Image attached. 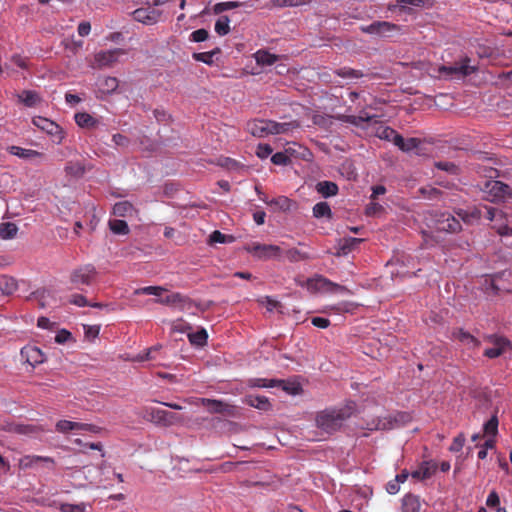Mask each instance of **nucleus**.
<instances>
[{"label":"nucleus","mask_w":512,"mask_h":512,"mask_svg":"<svg viewBox=\"0 0 512 512\" xmlns=\"http://www.w3.org/2000/svg\"><path fill=\"white\" fill-rule=\"evenodd\" d=\"M354 403L338 408H328L320 411L316 416V425L322 431L331 434L339 430L354 413Z\"/></svg>","instance_id":"obj_1"},{"label":"nucleus","mask_w":512,"mask_h":512,"mask_svg":"<svg viewBox=\"0 0 512 512\" xmlns=\"http://www.w3.org/2000/svg\"><path fill=\"white\" fill-rule=\"evenodd\" d=\"M295 122L279 123L272 120H255L249 124V130L253 136L265 137L267 135L284 134L297 127Z\"/></svg>","instance_id":"obj_2"},{"label":"nucleus","mask_w":512,"mask_h":512,"mask_svg":"<svg viewBox=\"0 0 512 512\" xmlns=\"http://www.w3.org/2000/svg\"><path fill=\"white\" fill-rule=\"evenodd\" d=\"M245 250L252 256L262 260L280 259L283 254L279 246L272 244L251 243L245 246Z\"/></svg>","instance_id":"obj_3"},{"label":"nucleus","mask_w":512,"mask_h":512,"mask_svg":"<svg viewBox=\"0 0 512 512\" xmlns=\"http://www.w3.org/2000/svg\"><path fill=\"white\" fill-rule=\"evenodd\" d=\"M97 275L93 265L87 264L74 269L70 273L69 282L74 288L79 289L82 285H91Z\"/></svg>","instance_id":"obj_4"},{"label":"nucleus","mask_w":512,"mask_h":512,"mask_svg":"<svg viewBox=\"0 0 512 512\" xmlns=\"http://www.w3.org/2000/svg\"><path fill=\"white\" fill-rule=\"evenodd\" d=\"M408 419L405 413H397L395 416L372 419L366 424L368 430H389L403 425Z\"/></svg>","instance_id":"obj_5"},{"label":"nucleus","mask_w":512,"mask_h":512,"mask_svg":"<svg viewBox=\"0 0 512 512\" xmlns=\"http://www.w3.org/2000/svg\"><path fill=\"white\" fill-rule=\"evenodd\" d=\"M469 62L470 59L466 57L459 63H456L452 66H439L437 71L439 72V76H443L444 78H452L453 76H468L476 71V67L471 66Z\"/></svg>","instance_id":"obj_6"},{"label":"nucleus","mask_w":512,"mask_h":512,"mask_svg":"<svg viewBox=\"0 0 512 512\" xmlns=\"http://www.w3.org/2000/svg\"><path fill=\"white\" fill-rule=\"evenodd\" d=\"M32 122L37 128L51 136L54 143L60 144L63 141L65 133L63 129L54 121L41 116H37L33 118Z\"/></svg>","instance_id":"obj_7"},{"label":"nucleus","mask_w":512,"mask_h":512,"mask_svg":"<svg viewBox=\"0 0 512 512\" xmlns=\"http://www.w3.org/2000/svg\"><path fill=\"white\" fill-rule=\"evenodd\" d=\"M124 54L125 51L120 48L100 51L94 55V60L91 63V67L94 69L111 67L118 61L119 57Z\"/></svg>","instance_id":"obj_8"},{"label":"nucleus","mask_w":512,"mask_h":512,"mask_svg":"<svg viewBox=\"0 0 512 512\" xmlns=\"http://www.w3.org/2000/svg\"><path fill=\"white\" fill-rule=\"evenodd\" d=\"M434 228L442 232L455 233L461 230L459 219L447 212L437 213L434 216Z\"/></svg>","instance_id":"obj_9"},{"label":"nucleus","mask_w":512,"mask_h":512,"mask_svg":"<svg viewBox=\"0 0 512 512\" xmlns=\"http://www.w3.org/2000/svg\"><path fill=\"white\" fill-rule=\"evenodd\" d=\"M145 416L153 423L163 426H170L177 420L174 413L154 407L145 408Z\"/></svg>","instance_id":"obj_10"},{"label":"nucleus","mask_w":512,"mask_h":512,"mask_svg":"<svg viewBox=\"0 0 512 512\" xmlns=\"http://www.w3.org/2000/svg\"><path fill=\"white\" fill-rule=\"evenodd\" d=\"M487 341L493 345L491 348H487L484 351V355L490 359L499 357L511 346L508 339L498 335L488 336Z\"/></svg>","instance_id":"obj_11"},{"label":"nucleus","mask_w":512,"mask_h":512,"mask_svg":"<svg viewBox=\"0 0 512 512\" xmlns=\"http://www.w3.org/2000/svg\"><path fill=\"white\" fill-rule=\"evenodd\" d=\"M156 302L164 305L177 306L181 310H190L193 306H195L194 302L183 296L180 293H171L164 298H159Z\"/></svg>","instance_id":"obj_12"},{"label":"nucleus","mask_w":512,"mask_h":512,"mask_svg":"<svg viewBox=\"0 0 512 512\" xmlns=\"http://www.w3.org/2000/svg\"><path fill=\"white\" fill-rule=\"evenodd\" d=\"M161 17V12L156 9L139 8L133 12V18L145 25L156 24Z\"/></svg>","instance_id":"obj_13"},{"label":"nucleus","mask_w":512,"mask_h":512,"mask_svg":"<svg viewBox=\"0 0 512 512\" xmlns=\"http://www.w3.org/2000/svg\"><path fill=\"white\" fill-rule=\"evenodd\" d=\"M398 30H399V26H397L396 24L390 23V22H386V21L373 22L363 29V31H365L369 34L383 36V37L389 36L392 32L398 31Z\"/></svg>","instance_id":"obj_14"},{"label":"nucleus","mask_w":512,"mask_h":512,"mask_svg":"<svg viewBox=\"0 0 512 512\" xmlns=\"http://www.w3.org/2000/svg\"><path fill=\"white\" fill-rule=\"evenodd\" d=\"M56 430L60 433L91 431L95 432V426L87 423L60 420L56 423Z\"/></svg>","instance_id":"obj_15"},{"label":"nucleus","mask_w":512,"mask_h":512,"mask_svg":"<svg viewBox=\"0 0 512 512\" xmlns=\"http://www.w3.org/2000/svg\"><path fill=\"white\" fill-rule=\"evenodd\" d=\"M21 357L32 367L42 364L45 361V355L36 346L27 345L21 349Z\"/></svg>","instance_id":"obj_16"},{"label":"nucleus","mask_w":512,"mask_h":512,"mask_svg":"<svg viewBox=\"0 0 512 512\" xmlns=\"http://www.w3.org/2000/svg\"><path fill=\"white\" fill-rule=\"evenodd\" d=\"M42 464L50 465L53 467L54 460L51 457L39 455H26L19 460V467L21 469H31Z\"/></svg>","instance_id":"obj_17"},{"label":"nucleus","mask_w":512,"mask_h":512,"mask_svg":"<svg viewBox=\"0 0 512 512\" xmlns=\"http://www.w3.org/2000/svg\"><path fill=\"white\" fill-rule=\"evenodd\" d=\"M201 402L211 413L233 414L235 407L224 401L202 398Z\"/></svg>","instance_id":"obj_18"},{"label":"nucleus","mask_w":512,"mask_h":512,"mask_svg":"<svg viewBox=\"0 0 512 512\" xmlns=\"http://www.w3.org/2000/svg\"><path fill=\"white\" fill-rule=\"evenodd\" d=\"M486 188L490 193L491 201L502 200L510 194V187L500 181H490L487 183Z\"/></svg>","instance_id":"obj_19"},{"label":"nucleus","mask_w":512,"mask_h":512,"mask_svg":"<svg viewBox=\"0 0 512 512\" xmlns=\"http://www.w3.org/2000/svg\"><path fill=\"white\" fill-rule=\"evenodd\" d=\"M437 470L435 462L425 461L421 465L411 472V477L417 481H422L431 478Z\"/></svg>","instance_id":"obj_20"},{"label":"nucleus","mask_w":512,"mask_h":512,"mask_svg":"<svg viewBox=\"0 0 512 512\" xmlns=\"http://www.w3.org/2000/svg\"><path fill=\"white\" fill-rule=\"evenodd\" d=\"M113 214L117 217L131 219L137 217L138 211L129 201H120L114 204Z\"/></svg>","instance_id":"obj_21"},{"label":"nucleus","mask_w":512,"mask_h":512,"mask_svg":"<svg viewBox=\"0 0 512 512\" xmlns=\"http://www.w3.org/2000/svg\"><path fill=\"white\" fill-rule=\"evenodd\" d=\"M243 403L250 407L264 411L269 410L271 406L268 398L262 395H246L243 398Z\"/></svg>","instance_id":"obj_22"},{"label":"nucleus","mask_w":512,"mask_h":512,"mask_svg":"<svg viewBox=\"0 0 512 512\" xmlns=\"http://www.w3.org/2000/svg\"><path fill=\"white\" fill-rule=\"evenodd\" d=\"M421 509V499L418 495L406 494L402 498V512H419Z\"/></svg>","instance_id":"obj_23"},{"label":"nucleus","mask_w":512,"mask_h":512,"mask_svg":"<svg viewBox=\"0 0 512 512\" xmlns=\"http://www.w3.org/2000/svg\"><path fill=\"white\" fill-rule=\"evenodd\" d=\"M376 118L375 115H370L365 111H361L358 116L354 115H340L338 119L342 122L350 123L355 126L363 127L364 122H372Z\"/></svg>","instance_id":"obj_24"},{"label":"nucleus","mask_w":512,"mask_h":512,"mask_svg":"<svg viewBox=\"0 0 512 512\" xmlns=\"http://www.w3.org/2000/svg\"><path fill=\"white\" fill-rule=\"evenodd\" d=\"M420 144H421V141L418 138L404 139L399 134V136L396 138L395 146H397L403 152L416 151V153L419 154L418 148H419Z\"/></svg>","instance_id":"obj_25"},{"label":"nucleus","mask_w":512,"mask_h":512,"mask_svg":"<svg viewBox=\"0 0 512 512\" xmlns=\"http://www.w3.org/2000/svg\"><path fill=\"white\" fill-rule=\"evenodd\" d=\"M316 191L324 198L332 197L338 194V186L332 181H320L315 186Z\"/></svg>","instance_id":"obj_26"},{"label":"nucleus","mask_w":512,"mask_h":512,"mask_svg":"<svg viewBox=\"0 0 512 512\" xmlns=\"http://www.w3.org/2000/svg\"><path fill=\"white\" fill-rule=\"evenodd\" d=\"M18 288V281L8 275H0V291L3 295H12Z\"/></svg>","instance_id":"obj_27"},{"label":"nucleus","mask_w":512,"mask_h":512,"mask_svg":"<svg viewBox=\"0 0 512 512\" xmlns=\"http://www.w3.org/2000/svg\"><path fill=\"white\" fill-rule=\"evenodd\" d=\"M97 85H98L99 91L102 94L109 95V94L113 93L114 91H116V89L118 88L119 82H118L117 78L108 76V77L99 79Z\"/></svg>","instance_id":"obj_28"},{"label":"nucleus","mask_w":512,"mask_h":512,"mask_svg":"<svg viewBox=\"0 0 512 512\" xmlns=\"http://www.w3.org/2000/svg\"><path fill=\"white\" fill-rule=\"evenodd\" d=\"M282 383V380L265 378H250L247 380V386L250 388H273Z\"/></svg>","instance_id":"obj_29"},{"label":"nucleus","mask_w":512,"mask_h":512,"mask_svg":"<svg viewBox=\"0 0 512 512\" xmlns=\"http://www.w3.org/2000/svg\"><path fill=\"white\" fill-rule=\"evenodd\" d=\"M74 120L80 128H94L98 124V121L87 112L76 113Z\"/></svg>","instance_id":"obj_30"},{"label":"nucleus","mask_w":512,"mask_h":512,"mask_svg":"<svg viewBox=\"0 0 512 512\" xmlns=\"http://www.w3.org/2000/svg\"><path fill=\"white\" fill-rule=\"evenodd\" d=\"M7 150L10 154L22 159H33L41 156V153L36 150L25 149L19 146H9Z\"/></svg>","instance_id":"obj_31"},{"label":"nucleus","mask_w":512,"mask_h":512,"mask_svg":"<svg viewBox=\"0 0 512 512\" xmlns=\"http://www.w3.org/2000/svg\"><path fill=\"white\" fill-rule=\"evenodd\" d=\"M362 242V239L360 238H354V237H348L344 238L342 242L339 245L337 255L338 256H345L348 253H350L354 248L357 247L359 243Z\"/></svg>","instance_id":"obj_32"},{"label":"nucleus","mask_w":512,"mask_h":512,"mask_svg":"<svg viewBox=\"0 0 512 512\" xmlns=\"http://www.w3.org/2000/svg\"><path fill=\"white\" fill-rule=\"evenodd\" d=\"M255 61L258 65L262 66H270L273 65L277 60L278 56L275 54L270 53L266 50H258L254 54Z\"/></svg>","instance_id":"obj_33"},{"label":"nucleus","mask_w":512,"mask_h":512,"mask_svg":"<svg viewBox=\"0 0 512 512\" xmlns=\"http://www.w3.org/2000/svg\"><path fill=\"white\" fill-rule=\"evenodd\" d=\"M375 135L382 140H387L393 142L395 145L396 138L399 136V134L391 127L379 125L375 130Z\"/></svg>","instance_id":"obj_34"},{"label":"nucleus","mask_w":512,"mask_h":512,"mask_svg":"<svg viewBox=\"0 0 512 512\" xmlns=\"http://www.w3.org/2000/svg\"><path fill=\"white\" fill-rule=\"evenodd\" d=\"M64 170L67 175H70L75 178L82 177L86 172L85 166L79 161L68 162Z\"/></svg>","instance_id":"obj_35"},{"label":"nucleus","mask_w":512,"mask_h":512,"mask_svg":"<svg viewBox=\"0 0 512 512\" xmlns=\"http://www.w3.org/2000/svg\"><path fill=\"white\" fill-rule=\"evenodd\" d=\"M499 420L496 414H493L488 421L483 424V435L485 437H496L498 433Z\"/></svg>","instance_id":"obj_36"},{"label":"nucleus","mask_w":512,"mask_h":512,"mask_svg":"<svg viewBox=\"0 0 512 512\" xmlns=\"http://www.w3.org/2000/svg\"><path fill=\"white\" fill-rule=\"evenodd\" d=\"M313 216L315 218H328L330 219L332 217V211L327 202H318L314 205L313 209Z\"/></svg>","instance_id":"obj_37"},{"label":"nucleus","mask_w":512,"mask_h":512,"mask_svg":"<svg viewBox=\"0 0 512 512\" xmlns=\"http://www.w3.org/2000/svg\"><path fill=\"white\" fill-rule=\"evenodd\" d=\"M18 227L12 222H3L0 224V238L7 240L16 236Z\"/></svg>","instance_id":"obj_38"},{"label":"nucleus","mask_w":512,"mask_h":512,"mask_svg":"<svg viewBox=\"0 0 512 512\" xmlns=\"http://www.w3.org/2000/svg\"><path fill=\"white\" fill-rule=\"evenodd\" d=\"M512 223V217L506 214V218H502L498 223L494 225L498 234L501 236L512 235V228L509 226Z\"/></svg>","instance_id":"obj_39"},{"label":"nucleus","mask_w":512,"mask_h":512,"mask_svg":"<svg viewBox=\"0 0 512 512\" xmlns=\"http://www.w3.org/2000/svg\"><path fill=\"white\" fill-rule=\"evenodd\" d=\"M109 228L114 234L127 235L129 233V227L126 221L114 219L109 221Z\"/></svg>","instance_id":"obj_40"},{"label":"nucleus","mask_w":512,"mask_h":512,"mask_svg":"<svg viewBox=\"0 0 512 512\" xmlns=\"http://www.w3.org/2000/svg\"><path fill=\"white\" fill-rule=\"evenodd\" d=\"M188 338L191 344L202 347L207 343L208 334L205 329H201L199 331L189 333Z\"/></svg>","instance_id":"obj_41"},{"label":"nucleus","mask_w":512,"mask_h":512,"mask_svg":"<svg viewBox=\"0 0 512 512\" xmlns=\"http://www.w3.org/2000/svg\"><path fill=\"white\" fill-rule=\"evenodd\" d=\"M215 32L220 36L227 35L230 32V19L228 16H221L217 19Z\"/></svg>","instance_id":"obj_42"},{"label":"nucleus","mask_w":512,"mask_h":512,"mask_svg":"<svg viewBox=\"0 0 512 512\" xmlns=\"http://www.w3.org/2000/svg\"><path fill=\"white\" fill-rule=\"evenodd\" d=\"M19 98L26 106L29 107L35 106L40 100L39 95L36 92L29 90L23 91L19 95Z\"/></svg>","instance_id":"obj_43"},{"label":"nucleus","mask_w":512,"mask_h":512,"mask_svg":"<svg viewBox=\"0 0 512 512\" xmlns=\"http://www.w3.org/2000/svg\"><path fill=\"white\" fill-rule=\"evenodd\" d=\"M485 218L489 221H494L495 224L498 223L502 218H506V213L501 210L495 209L493 207L485 206Z\"/></svg>","instance_id":"obj_44"},{"label":"nucleus","mask_w":512,"mask_h":512,"mask_svg":"<svg viewBox=\"0 0 512 512\" xmlns=\"http://www.w3.org/2000/svg\"><path fill=\"white\" fill-rule=\"evenodd\" d=\"M285 256L291 262H298V261L307 260V259L311 258V256L309 254H307L305 252H302V251H300V250H298L296 248L288 249L285 252Z\"/></svg>","instance_id":"obj_45"},{"label":"nucleus","mask_w":512,"mask_h":512,"mask_svg":"<svg viewBox=\"0 0 512 512\" xmlns=\"http://www.w3.org/2000/svg\"><path fill=\"white\" fill-rule=\"evenodd\" d=\"M454 336L461 341L462 343L469 345V346H477L478 341L468 332L459 329L456 332H454Z\"/></svg>","instance_id":"obj_46"},{"label":"nucleus","mask_w":512,"mask_h":512,"mask_svg":"<svg viewBox=\"0 0 512 512\" xmlns=\"http://www.w3.org/2000/svg\"><path fill=\"white\" fill-rule=\"evenodd\" d=\"M457 214L464 222L471 223L481 218L482 211L480 209H473L471 212L460 210Z\"/></svg>","instance_id":"obj_47"},{"label":"nucleus","mask_w":512,"mask_h":512,"mask_svg":"<svg viewBox=\"0 0 512 512\" xmlns=\"http://www.w3.org/2000/svg\"><path fill=\"white\" fill-rule=\"evenodd\" d=\"M165 291V288L161 286H146L142 288H138L134 291V294H145V295H155L160 297L163 292Z\"/></svg>","instance_id":"obj_48"},{"label":"nucleus","mask_w":512,"mask_h":512,"mask_svg":"<svg viewBox=\"0 0 512 512\" xmlns=\"http://www.w3.org/2000/svg\"><path fill=\"white\" fill-rule=\"evenodd\" d=\"M242 4L238 1H227V2H220V3H216L213 7V11L216 13V14H220L224 11H227V10H232V9H235V8H238L240 7Z\"/></svg>","instance_id":"obj_49"},{"label":"nucleus","mask_w":512,"mask_h":512,"mask_svg":"<svg viewBox=\"0 0 512 512\" xmlns=\"http://www.w3.org/2000/svg\"><path fill=\"white\" fill-rule=\"evenodd\" d=\"M261 199L269 205L278 206L282 210H287L290 207V200L285 196H281V197L272 199L271 201H267L264 198H261Z\"/></svg>","instance_id":"obj_50"},{"label":"nucleus","mask_w":512,"mask_h":512,"mask_svg":"<svg viewBox=\"0 0 512 512\" xmlns=\"http://www.w3.org/2000/svg\"><path fill=\"white\" fill-rule=\"evenodd\" d=\"M336 74L343 78H359L362 76V73L360 71L347 67L336 70Z\"/></svg>","instance_id":"obj_51"},{"label":"nucleus","mask_w":512,"mask_h":512,"mask_svg":"<svg viewBox=\"0 0 512 512\" xmlns=\"http://www.w3.org/2000/svg\"><path fill=\"white\" fill-rule=\"evenodd\" d=\"M232 237L231 236H227L223 233H221L220 231L216 230V231H213L211 234H210V237H209V242L211 244H214V243H226L229 241H231Z\"/></svg>","instance_id":"obj_52"},{"label":"nucleus","mask_w":512,"mask_h":512,"mask_svg":"<svg viewBox=\"0 0 512 512\" xmlns=\"http://www.w3.org/2000/svg\"><path fill=\"white\" fill-rule=\"evenodd\" d=\"M159 347L158 346H153V347H150L149 349H147L144 353H140L138 355H136L133 360L134 361H138V362H142V361H148V360H152L154 359L153 357V353L158 351Z\"/></svg>","instance_id":"obj_53"},{"label":"nucleus","mask_w":512,"mask_h":512,"mask_svg":"<svg viewBox=\"0 0 512 512\" xmlns=\"http://www.w3.org/2000/svg\"><path fill=\"white\" fill-rule=\"evenodd\" d=\"M209 33L206 29H198L190 34V41L192 42H203L207 40Z\"/></svg>","instance_id":"obj_54"},{"label":"nucleus","mask_w":512,"mask_h":512,"mask_svg":"<svg viewBox=\"0 0 512 512\" xmlns=\"http://www.w3.org/2000/svg\"><path fill=\"white\" fill-rule=\"evenodd\" d=\"M465 443V437L463 434H459L453 439L452 444L449 447L451 452H459L462 450Z\"/></svg>","instance_id":"obj_55"},{"label":"nucleus","mask_w":512,"mask_h":512,"mask_svg":"<svg viewBox=\"0 0 512 512\" xmlns=\"http://www.w3.org/2000/svg\"><path fill=\"white\" fill-rule=\"evenodd\" d=\"M272 152L273 149L269 144H259L256 149V155L261 159L267 158Z\"/></svg>","instance_id":"obj_56"},{"label":"nucleus","mask_w":512,"mask_h":512,"mask_svg":"<svg viewBox=\"0 0 512 512\" xmlns=\"http://www.w3.org/2000/svg\"><path fill=\"white\" fill-rule=\"evenodd\" d=\"M436 167L440 170L446 171L450 174H457L458 167L452 162H437Z\"/></svg>","instance_id":"obj_57"},{"label":"nucleus","mask_w":512,"mask_h":512,"mask_svg":"<svg viewBox=\"0 0 512 512\" xmlns=\"http://www.w3.org/2000/svg\"><path fill=\"white\" fill-rule=\"evenodd\" d=\"M486 505L488 507H492V508H498L500 507V498H499V495L496 491H491L486 499Z\"/></svg>","instance_id":"obj_58"},{"label":"nucleus","mask_w":512,"mask_h":512,"mask_svg":"<svg viewBox=\"0 0 512 512\" xmlns=\"http://www.w3.org/2000/svg\"><path fill=\"white\" fill-rule=\"evenodd\" d=\"M271 161L275 165H286L289 162V157L284 152H277L272 155Z\"/></svg>","instance_id":"obj_59"},{"label":"nucleus","mask_w":512,"mask_h":512,"mask_svg":"<svg viewBox=\"0 0 512 512\" xmlns=\"http://www.w3.org/2000/svg\"><path fill=\"white\" fill-rule=\"evenodd\" d=\"M69 302L78 307H84V306L88 305L87 299L81 294L72 295Z\"/></svg>","instance_id":"obj_60"},{"label":"nucleus","mask_w":512,"mask_h":512,"mask_svg":"<svg viewBox=\"0 0 512 512\" xmlns=\"http://www.w3.org/2000/svg\"><path fill=\"white\" fill-rule=\"evenodd\" d=\"M77 31H78V34L81 37L88 36L89 33L91 32V24H90V22H88V21L80 22L79 25H78Z\"/></svg>","instance_id":"obj_61"},{"label":"nucleus","mask_w":512,"mask_h":512,"mask_svg":"<svg viewBox=\"0 0 512 512\" xmlns=\"http://www.w3.org/2000/svg\"><path fill=\"white\" fill-rule=\"evenodd\" d=\"M311 323L318 328L325 329L330 325V321L324 317H313Z\"/></svg>","instance_id":"obj_62"},{"label":"nucleus","mask_w":512,"mask_h":512,"mask_svg":"<svg viewBox=\"0 0 512 512\" xmlns=\"http://www.w3.org/2000/svg\"><path fill=\"white\" fill-rule=\"evenodd\" d=\"M84 332L88 338H96L99 335L100 327L97 325L84 326Z\"/></svg>","instance_id":"obj_63"},{"label":"nucleus","mask_w":512,"mask_h":512,"mask_svg":"<svg viewBox=\"0 0 512 512\" xmlns=\"http://www.w3.org/2000/svg\"><path fill=\"white\" fill-rule=\"evenodd\" d=\"M71 337V333L65 329L59 331L55 336V341L59 344H63L68 341Z\"/></svg>","instance_id":"obj_64"}]
</instances>
